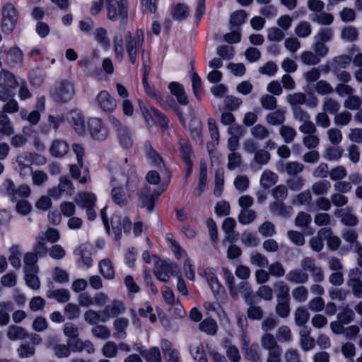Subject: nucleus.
<instances>
[{
	"label": "nucleus",
	"mask_w": 362,
	"mask_h": 362,
	"mask_svg": "<svg viewBox=\"0 0 362 362\" xmlns=\"http://www.w3.org/2000/svg\"><path fill=\"white\" fill-rule=\"evenodd\" d=\"M111 199L112 202L123 207L128 203V197L120 185H124L129 193L134 192L139 183V179L134 168L129 165L128 169L115 168L111 171Z\"/></svg>",
	"instance_id": "f257e3e1"
},
{
	"label": "nucleus",
	"mask_w": 362,
	"mask_h": 362,
	"mask_svg": "<svg viewBox=\"0 0 362 362\" xmlns=\"http://www.w3.org/2000/svg\"><path fill=\"white\" fill-rule=\"evenodd\" d=\"M274 287L277 292L276 313L280 317L286 318L291 311L289 287L284 281L276 283Z\"/></svg>",
	"instance_id": "f03ea898"
},
{
	"label": "nucleus",
	"mask_w": 362,
	"mask_h": 362,
	"mask_svg": "<svg viewBox=\"0 0 362 362\" xmlns=\"http://www.w3.org/2000/svg\"><path fill=\"white\" fill-rule=\"evenodd\" d=\"M49 93L53 100L57 103H66L72 99L75 94L74 84L69 80L57 81L51 88Z\"/></svg>",
	"instance_id": "7ed1b4c3"
},
{
	"label": "nucleus",
	"mask_w": 362,
	"mask_h": 362,
	"mask_svg": "<svg viewBox=\"0 0 362 362\" xmlns=\"http://www.w3.org/2000/svg\"><path fill=\"white\" fill-rule=\"evenodd\" d=\"M18 85L13 74L6 70H1L0 71V100L6 102L13 98V90Z\"/></svg>",
	"instance_id": "20e7f679"
},
{
	"label": "nucleus",
	"mask_w": 362,
	"mask_h": 362,
	"mask_svg": "<svg viewBox=\"0 0 362 362\" xmlns=\"http://www.w3.org/2000/svg\"><path fill=\"white\" fill-rule=\"evenodd\" d=\"M107 18L112 21H124L127 18V0H105Z\"/></svg>",
	"instance_id": "39448f33"
},
{
	"label": "nucleus",
	"mask_w": 362,
	"mask_h": 362,
	"mask_svg": "<svg viewBox=\"0 0 362 362\" xmlns=\"http://www.w3.org/2000/svg\"><path fill=\"white\" fill-rule=\"evenodd\" d=\"M180 273L178 267L171 262L161 259L155 262L154 274L162 282H168L172 276H177Z\"/></svg>",
	"instance_id": "423d86ee"
},
{
	"label": "nucleus",
	"mask_w": 362,
	"mask_h": 362,
	"mask_svg": "<svg viewBox=\"0 0 362 362\" xmlns=\"http://www.w3.org/2000/svg\"><path fill=\"white\" fill-rule=\"evenodd\" d=\"M4 193L9 197L11 202H17L19 199L28 198L31 194V189L28 185L16 187L13 181L6 179L2 185Z\"/></svg>",
	"instance_id": "0eeeda50"
},
{
	"label": "nucleus",
	"mask_w": 362,
	"mask_h": 362,
	"mask_svg": "<svg viewBox=\"0 0 362 362\" xmlns=\"http://www.w3.org/2000/svg\"><path fill=\"white\" fill-rule=\"evenodd\" d=\"M144 42V37L142 33H137L132 35L130 32L125 34L126 50L132 64H134L136 59L137 52L141 49Z\"/></svg>",
	"instance_id": "6e6552de"
},
{
	"label": "nucleus",
	"mask_w": 362,
	"mask_h": 362,
	"mask_svg": "<svg viewBox=\"0 0 362 362\" xmlns=\"http://www.w3.org/2000/svg\"><path fill=\"white\" fill-rule=\"evenodd\" d=\"M18 21V14L14 6L6 4L2 11L1 28L4 33H10L15 28Z\"/></svg>",
	"instance_id": "1a4fd4ad"
},
{
	"label": "nucleus",
	"mask_w": 362,
	"mask_h": 362,
	"mask_svg": "<svg viewBox=\"0 0 362 362\" xmlns=\"http://www.w3.org/2000/svg\"><path fill=\"white\" fill-rule=\"evenodd\" d=\"M88 129L91 137L97 141L105 140L109 134L107 128L99 118H90L88 121Z\"/></svg>",
	"instance_id": "9d476101"
},
{
	"label": "nucleus",
	"mask_w": 362,
	"mask_h": 362,
	"mask_svg": "<svg viewBox=\"0 0 362 362\" xmlns=\"http://www.w3.org/2000/svg\"><path fill=\"white\" fill-rule=\"evenodd\" d=\"M110 122L117 131L121 146L125 148H130L133 144V141L127 128L122 125L120 121L113 116L110 117Z\"/></svg>",
	"instance_id": "9b49d317"
},
{
	"label": "nucleus",
	"mask_w": 362,
	"mask_h": 362,
	"mask_svg": "<svg viewBox=\"0 0 362 362\" xmlns=\"http://www.w3.org/2000/svg\"><path fill=\"white\" fill-rule=\"evenodd\" d=\"M95 105L105 112H111L117 107L115 99L106 90L100 91L95 100Z\"/></svg>",
	"instance_id": "f8f14e48"
},
{
	"label": "nucleus",
	"mask_w": 362,
	"mask_h": 362,
	"mask_svg": "<svg viewBox=\"0 0 362 362\" xmlns=\"http://www.w3.org/2000/svg\"><path fill=\"white\" fill-rule=\"evenodd\" d=\"M162 192L154 190L151 192L150 188L145 186L139 195V203L141 207H146L148 211H152L155 201L158 198Z\"/></svg>",
	"instance_id": "ddd939ff"
},
{
	"label": "nucleus",
	"mask_w": 362,
	"mask_h": 362,
	"mask_svg": "<svg viewBox=\"0 0 362 362\" xmlns=\"http://www.w3.org/2000/svg\"><path fill=\"white\" fill-rule=\"evenodd\" d=\"M337 218H340L341 223L347 226L354 227L358 225V219L353 213V208L348 206L335 210L334 213Z\"/></svg>",
	"instance_id": "4468645a"
},
{
	"label": "nucleus",
	"mask_w": 362,
	"mask_h": 362,
	"mask_svg": "<svg viewBox=\"0 0 362 362\" xmlns=\"http://www.w3.org/2000/svg\"><path fill=\"white\" fill-rule=\"evenodd\" d=\"M242 350L245 357L250 362H262L261 353L257 344H250V341L243 339Z\"/></svg>",
	"instance_id": "2eb2a0df"
},
{
	"label": "nucleus",
	"mask_w": 362,
	"mask_h": 362,
	"mask_svg": "<svg viewBox=\"0 0 362 362\" xmlns=\"http://www.w3.org/2000/svg\"><path fill=\"white\" fill-rule=\"evenodd\" d=\"M140 108L147 123L150 124L152 122L158 124L161 127H165L167 125V118L154 107L143 108L140 105Z\"/></svg>",
	"instance_id": "dca6fc26"
},
{
	"label": "nucleus",
	"mask_w": 362,
	"mask_h": 362,
	"mask_svg": "<svg viewBox=\"0 0 362 362\" xmlns=\"http://www.w3.org/2000/svg\"><path fill=\"white\" fill-rule=\"evenodd\" d=\"M67 120L78 134H85L84 117L79 110H74L69 112L67 115Z\"/></svg>",
	"instance_id": "f3484780"
},
{
	"label": "nucleus",
	"mask_w": 362,
	"mask_h": 362,
	"mask_svg": "<svg viewBox=\"0 0 362 362\" xmlns=\"http://www.w3.org/2000/svg\"><path fill=\"white\" fill-rule=\"evenodd\" d=\"M4 54V61L10 67L22 66L23 54L19 47H11Z\"/></svg>",
	"instance_id": "a211bd4d"
},
{
	"label": "nucleus",
	"mask_w": 362,
	"mask_h": 362,
	"mask_svg": "<svg viewBox=\"0 0 362 362\" xmlns=\"http://www.w3.org/2000/svg\"><path fill=\"white\" fill-rule=\"evenodd\" d=\"M125 310L124 303L120 300L114 299L109 305L105 306L103 313L107 317L114 318L123 314Z\"/></svg>",
	"instance_id": "6ab92c4d"
},
{
	"label": "nucleus",
	"mask_w": 362,
	"mask_h": 362,
	"mask_svg": "<svg viewBox=\"0 0 362 362\" xmlns=\"http://www.w3.org/2000/svg\"><path fill=\"white\" fill-rule=\"evenodd\" d=\"M269 207L271 213L276 216L288 218L293 214V207L286 206L283 202H273Z\"/></svg>",
	"instance_id": "aec40b11"
},
{
	"label": "nucleus",
	"mask_w": 362,
	"mask_h": 362,
	"mask_svg": "<svg viewBox=\"0 0 362 362\" xmlns=\"http://www.w3.org/2000/svg\"><path fill=\"white\" fill-rule=\"evenodd\" d=\"M318 235L327 240V247L331 250H337L341 245V241L339 237L333 235L330 228H322L318 230Z\"/></svg>",
	"instance_id": "412c9836"
},
{
	"label": "nucleus",
	"mask_w": 362,
	"mask_h": 362,
	"mask_svg": "<svg viewBox=\"0 0 362 362\" xmlns=\"http://www.w3.org/2000/svg\"><path fill=\"white\" fill-rule=\"evenodd\" d=\"M277 170L280 173H286L288 175H296L304 170V165L298 161L281 162L277 165Z\"/></svg>",
	"instance_id": "4be33fe9"
},
{
	"label": "nucleus",
	"mask_w": 362,
	"mask_h": 362,
	"mask_svg": "<svg viewBox=\"0 0 362 362\" xmlns=\"http://www.w3.org/2000/svg\"><path fill=\"white\" fill-rule=\"evenodd\" d=\"M160 346L166 362H182L178 351L172 347L168 340L163 339Z\"/></svg>",
	"instance_id": "5701e85b"
},
{
	"label": "nucleus",
	"mask_w": 362,
	"mask_h": 362,
	"mask_svg": "<svg viewBox=\"0 0 362 362\" xmlns=\"http://www.w3.org/2000/svg\"><path fill=\"white\" fill-rule=\"evenodd\" d=\"M168 88L170 93L175 96L180 105H186L188 104V98L182 84L177 82H171L168 85Z\"/></svg>",
	"instance_id": "b1692460"
},
{
	"label": "nucleus",
	"mask_w": 362,
	"mask_h": 362,
	"mask_svg": "<svg viewBox=\"0 0 362 362\" xmlns=\"http://www.w3.org/2000/svg\"><path fill=\"white\" fill-rule=\"evenodd\" d=\"M222 346L226 351L228 358L232 362H239L241 356L238 349L231 342L228 338L222 340Z\"/></svg>",
	"instance_id": "393cba45"
},
{
	"label": "nucleus",
	"mask_w": 362,
	"mask_h": 362,
	"mask_svg": "<svg viewBox=\"0 0 362 362\" xmlns=\"http://www.w3.org/2000/svg\"><path fill=\"white\" fill-rule=\"evenodd\" d=\"M69 149V144L64 140L55 139L51 144L49 152L54 157L62 158L68 153Z\"/></svg>",
	"instance_id": "a878e982"
},
{
	"label": "nucleus",
	"mask_w": 362,
	"mask_h": 362,
	"mask_svg": "<svg viewBox=\"0 0 362 362\" xmlns=\"http://www.w3.org/2000/svg\"><path fill=\"white\" fill-rule=\"evenodd\" d=\"M286 111L284 109L276 110L266 115L265 121L269 125L281 126L286 120Z\"/></svg>",
	"instance_id": "bb28decb"
},
{
	"label": "nucleus",
	"mask_w": 362,
	"mask_h": 362,
	"mask_svg": "<svg viewBox=\"0 0 362 362\" xmlns=\"http://www.w3.org/2000/svg\"><path fill=\"white\" fill-rule=\"evenodd\" d=\"M308 274L299 269H292L286 275V279L288 282L296 284H303L308 281Z\"/></svg>",
	"instance_id": "cd10ccee"
},
{
	"label": "nucleus",
	"mask_w": 362,
	"mask_h": 362,
	"mask_svg": "<svg viewBox=\"0 0 362 362\" xmlns=\"http://www.w3.org/2000/svg\"><path fill=\"white\" fill-rule=\"evenodd\" d=\"M260 344L267 352L281 349L275 337L270 333H264L260 337Z\"/></svg>",
	"instance_id": "c85d7f7f"
},
{
	"label": "nucleus",
	"mask_w": 362,
	"mask_h": 362,
	"mask_svg": "<svg viewBox=\"0 0 362 362\" xmlns=\"http://www.w3.org/2000/svg\"><path fill=\"white\" fill-rule=\"evenodd\" d=\"M129 323L127 318L119 317L116 319L113 322V327L115 331L114 337L119 339H124L127 337L126 329Z\"/></svg>",
	"instance_id": "c756f323"
},
{
	"label": "nucleus",
	"mask_w": 362,
	"mask_h": 362,
	"mask_svg": "<svg viewBox=\"0 0 362 362\" xmlns=\"http://www.w3.org/2000/svg\"><path fill=\"white\" fill-rule=\"evenodd\" d=\"M111 225L112 229L119 230L123 228L127 234L130 233L132 229V222L126 217L122 218L118 215H114L111 218Z\"/></svg>",
	"instance_id": "7c9ffc66"
},
{
	"label": "nucleus",
	"mask_w": 362,
	"mask_h": 362,
	"mask_svg": "<svg viewBox=\"0 0 362 362\" xmlns=\"http://www.w3.org/2000/svg\"><path fill=\"white\" fill-rule=\"evenodd\" d=\"M38 257L33 252L25 253L23 258V269L25 272H38L39 269L37 264Z\"/></svg>",
	"instance_id": "2f4dec72"
},
{
	"label": "nucleus",
	"mask_w": 362,
	"mask_h": 362,
	"mask_svg": "<svg viewBox=\"0 0 362 362\" xmlns=\"http://www.w3.org/2000/svg\"><path fill=\"white\" fill-rule=\"evenodd\" d=\"M222 275L226 284L228 286L230 295L233 298H238V291L234 284L235 278L233 273L226 267L222 268Z\"/></svg>",
	"instance_id": "473e14b6"
},
{
	"label": "nucleus",
	"mask_w": 362,
	"mask_h": 362,
	"mask_svg": "<svg viewBox=\"0 0 362 362\" xmlns=\"http://www.w3.org/2000/svg\"><path fill=\"white\" fill-rule=\"evenodd\" d=\"M13 310V303L11 301H2L0 303V326H6L9 323V313Z\"/></svg>",
	"instance_id": "72a5a7b5"
},
{
	"label": "nucleus",
	"mask_w": 362,
	"mask_h": 362,
	"mask_svg": "<svg viewBox=\"0 0 362 362\" xmlns=\"http://www.w3.org/2000/svg\"><path fill=\"white\" fill-rule=\"evenodd\" d=\"M27 336L28 333L25 329L17 325L9 326L6 332V337L11 341L22 340Z\"/></svg>",
	"instance_id": "f704fd0d"
},
{
	"label": "nucleus",
	"mask_w": 362,
	"mask_h": 362,
	"mask_svg": "<svg viewBox=\"0 0 362 362\" xmlns=\"http://www.w3.org/2000/svg\"><path fill=\"white\" fill-rule=\"evenodd\" d=\"M206 280L215 296L223 292V287L212 269H209L206 272Z\"/></svg>",
	"instance_id": "c9c22d12"
},
{
	"label": "nucleus",
	"mask_w": 362,
	"mask_h": 362,
	"mask_svg": "<svg viewBox=\"0 0 362 362\" xmlns=\"http://www.w3.org/2000/svg\"><path fill=\"white\" fill-rule=\"evenodd\" d=\"M279 180V176L270 170H265L260 177L259 183L262 187L269 189L274 185Z\"/></svg>",
	"instance_id": "e433bc0d"
},
{
	"label": "nucleus",
	"mask_w": 362,
	"mask_h": 362,
	"mask_svg": "<svg viewBox=\"0 0 362 362\" xmlns=\"http://www.w3.org/2000/svg\"><path fill=\"white\" fill-rule=\"evenodd\" d=\"M343 153L342 147L333 145L325 148L323 158L329 161H337L341 158Z\"/></svg>",
	"instance_id": "4c0bfd02"
},
{
	"label": "nucleus",
	"mask_w": 362,
	"mask_h": 362,
	"mask_svg": "<svg viewBox=\"0 0 362 362\" xmlns=\"http://www.w3.org/2000/svg\"><path fill=\"white\" fill-rule=\"evenodd\" d=\"M341 237L347 243L349 244L350 247L353 250L361 245L358 240L357 232L352 228L344 229L341 231Z\"/></svg>",
	"instance_id": "58836bf2"
},
{
	"label": "nucleus",
	"mask_w": 362,
	"mask_h": 362,
	"mask_svg": "<svg viewBox=\"0 0 362 362\" xmlns=\"http://www.w3.org/2000/svg\"><path fill=\"white\" fill-rule=\"evenodd\" d=\"M99 271L106 279H112L115 277V270L110 259H102L98 264Z\"/></svg>",
	"instance_id": "ea45409f"
},
{
	"label": "nucleus",
	"mask_w": 362,
	"mask_h": 362,
	"mask_svg": "<svg viewBox=\"0 0 362 362\" xmlns=\"http://www.w3.org/2000/svg\"><path fill=\"white\" fill-rule=\"evenodd\" d=\"M76 202L81 207L86 209L95 206L96 197L93 193L83 192L78 195Z\"/></svg>",
	"instance_id": "a19ab883"
},
{
	"label": "nucleus",
	"mask_w": 362,
	"mask_h": 362,
	"mask_svg": "<svg viewBox=\"0 0 362 362\" xmlns=\"http://www.w3.org/2000/svg\"><path fill=\"white\" fill-rule=\"evenodd\" d=\"M81 167L79 164H73L70 166V173L73 178L78 180L81 184L87 183L90 180L89 172L87 169L84 170L83 175L81 176Z\"/></svg>",
	"instance_id": "79ce46f5"
},
{
	"label": "nucleus",
	"mask_w": 362,
	"mask_h": 362,
	"mask_svg": "<svg viewBox=\"0 0 362 362\" xmlns=\"http://www.w3.org/2000/svg\"><path fill=\"white\" fill-rule=\"evenodd\" d=\"M146 152L147 158L153 165H154L156 167L160 169L164 168V163L163 161V158L158 154V153L156 152L152 148V146L150 144L146 146Z\"/></svg>",
	"instance_id": "37998d69"
},
{
	"label": "nucleus",
	"mask_w": 362,
	"mask_h": 362,
	"mask_svg": "<svg viewBox=\"0 0 362 362\" xmlns=\"http://www.w3.org/2000/svg\"><path fill=\"white\" fill-rule=\"evenodd\" d=\"M294 33L300 38L308 37L312 33V25L306 21H301L296 25Z\"/></svg>",
	"instance_id": "c03bdc74"
},
{
	"label": "nucleus",
	"mask_w": 362,
	"mask_h": 362,
	"mask_svg": "<svg viewBox=\"0 0 362 362\" xmlns=\"http://www.w3.org/2000/svg\"><path fill=\"white\" fill-rule=\"evenodd\" d=\"M279 134L286 144H290L295 139L297 132L291 126L283 124L279 130Z\"/></svg>",
	"instance_id": "a18cd8bd"
},
{
	"label": "nucleus",
	"mask_w": 362,
	"mask_h": 362,
	"mask_svg": "<svg viewBox=\"0 0 362 362\" xmlns=\"http://www.w3.org/2000/svg\"><path fill=\"white\" fill-rule=\"evenodd\" d=\"M8 260L11 265L15 269H19L21 266V257L22 251L18 245H13L9 249Z\"/></svg>",
	"instance_id": "49530a36"
},
{
	"label": "nucleus",
	"mask_w": 362,
	"mask_h": 362,
	"mask_svg": "<svg viewBox=\"0 0 362 362\" xmlns=\"http://www.w3.org/2000/svg\"><path fill=\"white\" fill-rule=\"evenodd\" d=\"M300 59L301 62L307 66H315L318 64L321 59L320 57L312 51H304L300 54Z\"/></svg>",
	"instance_id": "de8ad7c7"
},
{
	"label": "nucleus",
	"mask_w": 362,
	"mask_h": 362,
	"mask_svg": "<svg viewBox=\"0 0 362 362\" xmlns=\"http://www.w3.org/2000/svg\"><path fill=\"white\" fill-rule=\"evenodd\" d=\"M340 107V103L330 97L325 98L322 104V110L329 114L335 115L339 110Z\"/></svg>",
	"instance_id": "09e8293b"
},
{
	"label": "nucleus",
	"mask_w": 362,
	"mask_h": 362,
	"mask_svg": "<svg viewBox=\"0 0 362 362\" xmlns=\"http://www.w3.org/2000/svg\"><path fill=\"white\" fill-rule=\"evenodd\" d=\"M250 134L255 139L258 140L266 139L270 135L269 129L262 124H257L252 127Z\"/></svg>",
	"instance_id": "8fccbe9b"
},
{
	"label": "nucleus",
	"mask_w": 362,
	"mask_h": 362,
	"mask_svg": "<svg viewBox=\"0 0 362 362\" xmlns=\"http://www.w3.org/2000/svg\"><path fill=\"white\" fill-rule=\"evenodd\" d=\"M247 13L243 10L236 11L230 16V29L236 28L240 30V27L245 23Z\"/></svg>",
	"instance_id": "3c124183"
},
{
	"label": "nucleus",
	"mask_w": 362,
	"mask_h": 362,
	"mask_svg": "<svg viewBox=\"0 0 362 362\" xmlns=\"http://www.w3.org/2000/svg\"><path fill=\"white\" fill-rule=\"evenodd\" d=\"M331 188V184L326 180L315 182L312 185L313 192L317 196L327 194Z\"/></svg>",
	"instance_id": "603ef678"
},
{
	"label": "nucleus",
	"mask_w": 362,
	"mask_h": 362,
	"mask_svg": "<svg viewBox=\"0 0 362 362\" xmlns=\"http://www.w3.org/2000/svg\"><path fill=\"white\" fill-rule=\"evenodd\" d=\"M113 47L115 57L122 60L124 57V49L123 44V36L121 32L116 33L114 36Z\"/></svg>",
	"instance_id": "864d4df0"
},
{
	"label": "nucleus",
	"mask_w": 362,
	"mask_h": 362,
	"mask_svg": "<svg viewBox=\"0 0 362 362\" xmlns=\"http://www.w3.org/2000/svg\"><path fill=\"white\" fill-rule=\"evenodd\" d=\"M310 20L320 25H329L334 21V16L331 13L321 11L318 13H315L310 17Z\"/></svg>",
	"instance_id": "5fc2aeb1"
},
{
	"label": "nucleus",
	"mask_w": 362,
	"mask_h": 362,
	"mask_svg": "<svg viewBox=\"0 0 362 362\" xmlns=\"http://www.w3.org/2000/svg\"><path fill=\"white\" fill-rule=\"evenodd\" d=\"M309 317V313L304 307H298L294 312L295 322L299 327L304 325L308 321Z\"/></svg>",
	"instance_id": "6e6d98bb"
},
{
	"label": "nucleus",
	"mask_w": 362,
	"mask_h": 362,
	"mask_svg": "<svg viewBox=\"0 0 362 362\" xmlns=\"http://www.w3.org/2000/svg\"><path fill=\"white\" fill-rule=\"evenodd\" d=\"M153 312V308L149 302H146L138 310V313L140 317H148L150 322L151 323H154L157 320V317Z\"/></svg>",
	"instance_id": "4d7b16f0"
},
{
	"label": "nucleus",
	"mask_w": 362,
	"mask_h": 362,
	"mask_svg": "<svg viewBox=\"0 0 362 362\" xmlns=\"http://www.w3.org/2000/svg\"><path fill=\"white\" fill-rule=\"evenodd\" d=\"M355 317L354 312L346 305L341 308V310L337 314V320L342 322L344 325L351 323Z\"/></svg>",
	"instance_id": "13d9d810"
},
{
	"label": "nucleus",
	"mask_w": 362,
	"mask_h": 362,
	"mask_svg": "<svg viewBox=\"0 0 362 362\" xmlns=\"http://www.w3.org/2000/svg\"><path fill=\"white\" fill-rule=\"evenodd\" d=\"M47 242L44 240L42 235H37L35 238V243L33 246L34 254L37 255V257L45 256L48 252V249L46 246Z\"/></svg>",
	"instance_id": "bf43d9fd"
},
{
	"label": "nucleus",
	"mask_w": 362,
	"mask_h": 362,
	"mask_svg": "<svg viewBox=\"0 0 362 362\" xmlns=\"http://www.w3.org/2000/svg\"><path fill=\"white\" fill-rule=\"evenodd\" d=\"M47 296L54 298L59 303H66L69 300L70 292L65 288L56 289L50 291Z\"/></svg>",
	"instance_id": "052dcab7"
},
{
	"label": "nucleus",
	"mask_w": 362,
	"mask_h": 362,
	"mask_svg": "<svg viewBox=\"0 0 362 362\" xmlns=\"http://www.w3.org/2000/svg\"><path fill=\"white\" fill-rule=\"evenodd\" d=\"M217 327L216 322L211 318L205 319L199 324L201 331L209 335L215 334L217 331Z\"/></svg>",
	"instance_id": "680f3d73"
},
{
	"label": "nucleus",
	"mask_w": 362,
	"mask_h": 362,
	"mask_svg": "<svg viewBox=\"0 0 362 362\" xmlns=\"http://www.w3.org/2000/svg\"><path fill=\"white\" fill-rule=\"evenodd\" d=\"M256 218V213L252 209H242L238 216V220L243 225H248Z\"/></svg>",
	"instance_id": "e2e57ef3"
},
{
	"label": "nucleus",
	"mask_w": 362,
	"mask_h": 362,
	"mask_svg": "<svg viewBox=\"0 0 362 362\" xmlns=\"http://www.w3.org/2000/svg\"><path fill=\"white\" fill-rule=\"evenodd\" d=\"M286 101L291 106L302 105L306 103V95L301 92L288 94Z\"/></svg>",
	"instance_id": "0e129e2a"
},
{
	"label": "nucleus",
	"mask_w": 362,
	"mask_h": 362,
	"mask_svg": "<svg viewBox=\"0 0 362 362\" xmlns=\"http://www.w3.org/2000/svg\"><path fill=\"white\" fill-rule=\"evenodd\" d=\"M241 242L246 247H254L259 244V239L255 233L244 231L241 235Z\"/></svg>",
	"instance_id": "69168bd1"
},
{
	"label": "nucleus",
	"mask_w": 362,
	"mask_h": 362,
	"mask_svg": "<svg viewBox=\"0 0 362 362\" xmlns=\"http://www.w3.org/2000/svg\"><path fill=\"white\" fill-rule=\"evenodd\" d=\"M141 354L146 359L148 362H162L160 350L157 347H152L147 351H144Z\"/></svg>",
	"instance_id": "338daca9"
},
{
	"label": "nucleus",
	"mask_w": 362,
	"mask_h": 362,
	"mask_svg": "<svg viewBox=\"0 0 362 362\" xmlns=\"http://www.w3.org/2000/svg\"><path fill=\"white\" fill-rule=\"evenodd\" d=\"M190 352L194 359L197 362H208L204 346L202 344L191 346Z\"/></svg>",
	"instance_id": "774afa93"
}]
</instances>
